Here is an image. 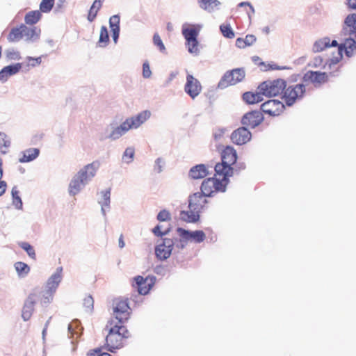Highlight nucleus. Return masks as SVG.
<instances>
[{
	"label": "nucleus",
	"mask_w": 356,
	"mask_h": 356,
	"mask_svg": "<svg viewBox=\"0 0 356 356\" xmlns=\"http://www.w3.org/2000/svg\"><path fill=\"white\" fill-rule=\"evenodd\" d=\"M108 334L106 337L105 347L110 352L122 348L127 339L129 337V332L123 324L115 323L113 319L109 320L106 325Z\"/></svg>",
	"instance_id": "1"
},
{
	"label": "nucleus",
	"mask_w": 356,
	"mask_h": 356,
	"mask_svg": "<svg viewBox=\"0 0 356 356\" xmlns=\"http://www.w3.org/2000/svg\"><path fill=\"white\" fill-rule=\"evenodd\" d=\"M188 209L187 211L180 213V218L187 222H194L199 220V213L207 204L206 196L201 192L195 193L189 197Z\"/></svg>",
	"instance_id": "2"
},
{
	"label": "nucleus",
	"mask_w": 356,
	"mask_h": 356,
	"mask_svg": "<svg viewBox=\"0 0 356 356\" xmlns=\"http://www.w3.org/2000/svg\"><path fill=\"white\" fill-rule=\"evenodd\" d=\"M151 116L149 111H143L138 115L131 118H127L119 127H116L111 134L110 138L117 139L127 131L131 129H137L145 122H146Z\"/></svg>",
	"instance_id": "3"
},
{
	"label": "nucleus",
	"mask_w": 356,
	"mask_h": 356,
	"mask_svg": "<svg viewBox=\"0 0 356 356\" xmlns=\"http://www.w3.org/2000/svg\"><path fill=\"white\" fill-rule=\"evenodd\" d=\"M306 94V86L303 83L286 86L281 99L288 106H291L298 101L301 100Z\"/></svg>",
	"instance_id": "4"
},
{
	"label": "nucleus",
	"mask_w": 356,
	"mask_h": 356,
	"mask_svg": "<svg viewBox=\"0 0 356 356\" xmlns=\"http://www.w3.org/2000/svg\"><path fill=\"white\" fill-rule=\"evenodd\" d=\"M200 30V26L192 25L183 28L182 34L186 40V46L188 52L193 55H198L200 53V44L197 36Z\"/></svg>",
	"instance_id": "5"
},
{
	"label": "nucleus",
	"mask_w": 356,
	"mask_h": 356,
	"mask_svg": "<svg viewBox=\"0 0 356 356\" xmlns=\"http://www.w3.org/2000/svg\"><path fill=\"white\" fill-rule=\"evenodd\" d=\"M177 232L179 236V240L178 243H176V247L181 249L184 248L189 242L200 243L206 238V234L202 230L190 232L181 227H178Z\"/></svg>",
	"instance_id": "6"
},
{
	"label": "nucleus",
	"mask_w": 356,
	"mask_h": 356,
	"mask_svg": "<svg viewBox=\"0 0 356 356\" xmlns=\"http://www.w3.org/2000/svg\"><path fill=\"white\" fill-rule=\"evenodd\" d=\"M113 314L118 321L117 323L123 324L130 317L131 309L129 305L128 299L117 298L112 301Z\"/></svg>",
	"instance_id": "7"
},
{
	"label": "nucleus",
	"mask_w": 356,
	"mask_h": 356,
	"mask_svg": "<svg viewBox=\"0 0 356 356\" xmlns=\"http://www.w3.org/2000/svg\"><path fill=\"white\" fill-rule=\"evenodd\" d=\"M286 81L283 79H278L274 81H267L261 83L258 88L259 90L263 95L268 97L282 96Z\"/></svg>",
	"instance_id": "8"
},
{
	"label": "nucleus",
	"mask_w": 356,
	"mask_h": 356,
	"mask_svg": "<svg viewBox=\"0 0 356 356\" xmlns=\"http://www.w3.org/2000/svg\"><path fill=\"white\" fill-rule=\"evenodd\" d=\"M61 273L62 268H58L57 271L49 278L47 282L46 289L42 291L40 300L42 303H49L52 299L53 295L62 280Z\"/></svg>",
	"instance_id": "9"
},
{
	"label": "nucleus",
	"mask_w": 356,
	"mask_h": 356,
	"mask_svg": "<svg viewBox=\"0 0 356 356\" xmlns=\"http://www.w3.org/2000/svg\"><path fill=\"white\" fill-rule=\"evenodd\" d=\"M244 78L245 72L243 69L236 68L227 71L220 80L218 87L224 89L241 82Z\"/></svg>",
	"instance_id": "10"
},
{
	"label": "nucleus",
	"mask_w": 356,
	"mask_h": 356,
	"mask_svg": "<svg viewBox=\"0 0 356 356\" xmlns=\"http://www.w3.org/2000/svg\"><path fill=\"white\" fill-rule=\"evenodd\" d=\"M225 188V184L222 180L214 177L203 181L201 185V193L206 197H209L218 191H224Z\"/></svg>",
	"instance_id": "11"
},
{
	"label": "nucleus",
	"mask_w": 356,
	"mask_h": 356,
	"mask_svg": "<svg viewBox=\"0 0 356 356\" xmlns=\"http://www.w3.org/2000/svg\"><path fill=\"white\" fill-rule=\"evenodd\" d=\"M303 81L312 83L315 88H319L328 81V75L319 71H307L302 77Z\"/></svg>",
	"instance_id": "12"
},
{
	"label": "nucleus",
	"mask_w": 356,
	"mask_h": 356,
	"mask_svg": "<svg viewBox=\"0 0 356 356\" xmlns=\"http://www.w3.org/2000/svg\"><path fill=\"white\" fill-rule=\"evenodd\" d=\"M154 284V277L147 276L143 277L138 275L134 277V283L132 284V286L137 290L139 294L146 295L149 293Z\"/></svg>",
	"instance_id": "13"
},
{
	"label": "nucleus",
	"mask_w": 356,
	"mask_h": 356,
	"mask_svg": "<svg viewBox=\"0 0 356 356\" xmlns=\"http://www.w3.org/2000/svg\"><path fill=\"white\" fill-rule=\"evenodd\" d=\"M284 103L276 99H270L261 105V110L271 116H277L284 110Z\"/></svg>",
	"instance_id": "14"
},
{
	"label": "nucleus",
	"mask_w": 356,
	"mask_h": 356,
	"mask_svg": "<svg viewBox=\"0 0 356 356\" xmlns=\"http://www.w3.org/2000/svg\"><path fill=\"white\" fill-rule=\"evenodd\" d=\"M202 85L200 81L191 74L186 76V82L184 86V91L192 99L197 97L202 91Z\"/></svg>",
	"instance_id": "15"
},
{
	"label": "nucleus",
	"mask_w": 356,
	"mask_h": 356,
	"mask_svg": "<svg viewBox=\"0 0 356 356\" xmlns=\"http://www.w3.org/2000/svg\"><path fill=\"white\" fill-rule=\"evenodd\" d=\"M38 293L35 291H33L28 296L22 311V317L24 321H29L31 318L34 311V305L38 300Z\"/></svg>",
	"instance_id": "16"
},
{
	"label": "nucleus",
	"mask_w": 356,
	"mask_h": 356,
	"mask_svg": "<svg viewBox=\"0 0 356 356\" xmlns=\"http://www.w3.org/2000/svg\"><path fill=\"white\" fill-rule=\"evenodd\" d=\"M252 134L250 131L245 127H240L234 131L231 134V140L233 143L242 145L251 139Z\"/></svg>",
	"instance_id": "17"
},
{
	"label": "nucleus",
	"mask_w": 356,
	"mask_h": 356,
	"mask_svg": "<svg viewBox=\"0 0 356 356\" xmlns=\"http://www.w3.org/2000/svg\"><path fill=\"white\" fill-rule=\"evenodd\" d=\"M263 120L264 116L260 111H252L243 115L241 122L246 127L254 128L260 124Z\"/></svg>",
	"instance_id": "18"
},
{
	"label": "nucleus",
	"mask_w": 356,
	"mask_h": 356,
	"mask_svg": "<svg viewBox=\"0 0 356 356\" xmlns=\"http://www.w3.org/2000/svg\"><path fill=\"white\" fill-rule=\"evenodd\" d=\"M99 167V161H94L90 164L85 165L76 174L86 184L93 177H95L97 169Z\"/></svg>",
	"instance_id": "19"
},
{
	"label": "nucleus",
	"mask_w": 356,
	"mask_h": 356,
	"mask_svg": "<svg viewBox=\"0 0 356 356\" xmlns=\"http://www.w3.org/2000/svg\"><path fill=\"white\" fill-rule=\"evenodd\" d=\"M174 242L171 238H164L162 243L158 245L155 248L156 257L162 260L168 258L172 250Z\"/></svg>",
	"instance_id": "20"
},
{
	"label": "nucleus",
	"mask_w": 356,
	"mask_h": 356,
	"mask_svg": "<svg viewBox=\"0 0 356 356\" xmlns=\"http://www.w3.org/2000/svg\"><path fill=\"white\" fill-rule=\"evenodd\" d=\"M215 177L222 180V183L227 184L228 177L232 175V168L223 162L218 163L215 165Z\"/></svg>",
	"instance_id": "21"
},
{
	"label": "nucleus",
	"mask_w": 356,
	"mask_h": 356,
	"mask_svg": "<svg viewBox=\"0 0 356 356\" xmlns=\"http://www.w3.org/2000/svg\"><path fill=\"white\" fill-rule=\"evenodd\" d=\"M345 50L347 56H351L356 51V42L353 38H347L344 42L340 45L338 44V51L340 58L342 57V51Z\"/></svg>",
	"instance_id": "22"
},
{
	"label": "nucleus",
	"mask_w": 356,
	"mask_h": 356,
	"mask_svg": "<svg viewBox=\"0 0 356 356\" xmlns=\"http://www.w3.org/2000/svg\"><path fill=\"white\" fill-rule=\"evenodd\" d=\"M237 159L236 150L230 146H227L222 152V162L231 166L235 163Z\"/></svg>",
	"instance_id": "23"
},
{
	"label": "nucleus",
	"mask_w": 356,
	"mask_h": 356,
	"mask_svg": "<svg viewBox=\"0 0 356 356\" xmlns=\"http://www.w3.org/2000/svg\"><path fill=\"white\" fill-rule=\"evenodd\" d=\"M337 46H338V42L337 40H334L330 42V39L327 37H325L315 42L314 44V49L315 51L320 52L328 47Z\"/></svg>",
	"instance_id": "24"
},
{
	"label": "nucleus",
	"mask_w": 356,
	"mask_h": 356,
	"mask_svg": "<svg viewBox=\"0 0 356 356\" xmlns=\"http://www.w3.org/2000/svg\"><path fill=\"white\" fill-rule=\"evenodd\" d=\"M207 174V168L204 164H199L193 167L189 172L190 177L193 179L204 178Z\"/></svg>",
	"instance_id": "25"
},
{
	"label": "nucleus",
	"mask_w": 356,
	"mask_h": 356,
	"mask_svg": "<svg viewBox=\"0 0 356 356\" xmlns=\"http://www.w3.org/2000/svg\"><path fill=\"white\" fill-rule=\"evenodd\" d=\"M200 6L209 13L214 12L218 10L220 6L218 0H200Z\"/></svg>",
	"instance_id": "26"
},
{
	"label": "nucleus",
	"mask_w": 356,
	"mask_h": 356,
	"mask_svg": "<svg viewBox=\"0 0 356 356\" xmlns=\"http://www.w3.org/2000/svg\"><path fill=\"white\" fill-rule=\"evenodd\" d=\"M40 151L37 148H30L23 152L22 157L19 159L20 163L30 162L37 158Z\"/></svg>",
	"instance_id": "27"
},
{
	"label": "nucleus",
	"mask_w": 356,
	"mask_h": 356,
	"mask_svg": "<svg viewBox=\"0 0 356 356\" xmlns=\"http://www.w3.org/2000/svg\"><path fill=\"white\" fill-rule=\"evenodd\" d=\"M85 184H86L83 180H81L80 177H78V175H76L70 184V193L73 195L77 194L81 189L82 186H84Z\"/></svg>",
	"instance_id": "28"
},
{
	"label": "nucleus",
	"mask_w": 356,
	"mask_h": 356,
	"mask_svg": "<svg viewBox=\"0 0 356 356\" xmlns=\"http://www.w3.org/2000/svg\"><path fill=\"white\" fill-rule=\"evenodd\" d=\"M24 36V30L22 29V24L19 26L11 29L8 35V40L10 42H15L19 41Z\"/></svg>",
	"instance_id": "29"
},
{
	"label": "nucleus",
	"mask_w": 356,
	"mask_h": 356,
	"mask_svg": "<svg viewBox=\"0 0 356 356\" xmlns=\"http://www.w3.org/2000/svg\"><path fill=\"white\" fill-rule=\"evenodd\" d=\"M262 95L260 91L256 93L246 92L243 95V99L246 103L253 104L263 101Z\"/></svg>",
	"instance_id": "30"
},
{
	"label": "nucleus",
	"mask_w": 356,
	"mask_h": 356,
	"mask_svg": "<svg viewBox=\"0 0 356 356\" xmlns=\"http://www.w3.org/2000/svg\"><path fill=\"white\" fill-rule=\"evenodd\" d=\"M41 17L42 13L40 10H32L25 15L24 21L28 25H33L37 24Z\"/></svg>",
	"instance_id": "31"
},
{
	"label": "nucleus",
	"mask_w": 356,
	"mask_h": 356,
	"mask_svg": "<svg viewBox=\"0 0 356 356\" xmlns=\"http://www.w3.org/2000/svg\"><path fill=\"white\" fill-rule=\"evenodd\" d=\"M22 29L24 30V36H25L27 40L37 39L40 33V29L35 27L29 28L23 24H22Z\"/></svg>",
	"instance_id": "32"
},
{
	"label": "nucleus",
	"mask_w": 356,
	"mask_h": 356,
	"mask_svg": "<svg viewBox=\"0 0 356 356\" xmlns=\"http://www.w3.org/2000/svg\"><path fill=\"white\" fill-rule=\"evenodd\" d=\"M15 268L20 277H25L30 272V267L22 261H17L14 264Z\"/></svg>",
	"instance_id": "33"
},
{
	"label": "nucleus",
	"mask_w": 356,
	"mask_h": 356,
	"mask_svg": "<svg viewBox=\"0 0 356 356\" xmlns=\"http://www.w3.org/2000/svg\"><path fill=\"white\" fill-rule=\"evenodd\" d=\"M10 145V141L7 135L4 133L0 132V152L6 154Z\"/></svg>",
	"instance_id": "34"
},
{
	"label": "nucleus",
	"mask_w": 356,
	"mask_h": 356,
	"mask_svg": "<svg viewBox=\"0 0 356 356\" xmlns=\"http://www.w3.org/2000/svg\"><path fill=\"white\" fill-rule=\"evenodd\" d=\"M109 41L107 28L102 26L100 29L99 44L101 47H105Z\"/></svg>",
	"instance_id": "35"
},
{
	"label": "nucleus",
	"mask_w": 356,
	"mask_h": 356,
	"mask_svg": "<svg viewBox=\"0 0 356 356\" xmlns=\"http://www.w3.org/2000/svg\"><path fill=\"white\" fill-rule=\"evenodd\" d=\"M12 197H13V204L15 207L16 209H20L22 208V202L19 196V191L16 186H14L12 188Z\"/></svg>",
	"instance_id": "36"
},
{
	"label": "nucleus",
	"mask_w": 356,
	"mask_h": 356,
	"mask_svg": "<svg viewBox=\"0 0 356 356\" xmlns=\"http://www.w3.org/2000/svg\"><path fill=\"white\" fill-rule=\"evenodd\" d=\"M55 0H42L40 3V11L41 13H49L54 7Z\"/></svg>",
	"instance_id": "37"
},
{
	"label": "nucleus",
	"mask_w": 356,
	"mask_h": 356,
	"mask_svg": "<svg viewBox=\"0 0 356 356\" xmlns=\"http://www.w3.org/2000/svg\"><path fill=\"white\" fill-rule=\"evenodd\" d=\"M345 24L350 28V31L353 33L356 32V14L353 13L348 15L346 19Z\"/></svg>",
	"instance_id": "38"
},
{
	"label": "nucleus",
	"mask_w": 356,
	"mask_h": 356,
	"mask_svg": "<svg viewBox=\"0 0 356 356\" xmlns=\"http://www.w3.org/2000/svg\"><path fill=\"white\" fill-rule=\"evenodd\" d=\"M19 246L23 249L24 250L28 255L33 259H36V254H35V250L33 248V247L32 245H31L29 243L27 242H21L19 243Z\"/></svg>",
	"instance_id": "39"
},
{
	"label": "nucleus",
	"mask_w": 356,
	"mask_h": 356,
	"mask_svg": "<svg viewBox=\"0 0 356 356\" xmlns=\"http://www.w3.org/2000/svg\"><path fill=\"white\" fill-rule=\"evenodd\" d=\"M220 29L225 38L230 39L234 38V33L229 24H222L220 26Z\"/></svg>",
	"instance_id": "40"
},
{
	"label": "nucleus",
	"mask_w": 356,
	"mask_h": 356,
	"mask_svg": "<svg viewBox=\"0 0 356 356\" xmlns=\"http://www.w3.org/2000/svg\"><path fill=\"white\" fill-rule=\"evenodd\" d=\"M83 306L87 312H90L93 309L94 300L92 296L88 295L83 298Z\"/></svg>",
	"instance_id": "41"
},
{
	"label": "nucleus",
	"mask_w": 356,
	"mask_h": 356,
	"mask_svg": "<svg viewBox=\"0 0 356 356\" xmlns=\"http://www.w3.org/2000/svg\"><path fill=\"white\" fill-rule=\"evenodd\" d=\"M153 42L154 44L156 45L161 52L165 51V45L163 43L160 35L157 33H154L153 36Z\"/></svg>",
	"instance_id": "42"
},
{
	"label": "nucleus",
	"mask_w": 356,
	"mask_h": 356,
	"mask_svg": "<svg viewBox=\"0 0 356 356\" xmlns=\"http://www.w3.org/2000/svg\"><path fill=\"white\" fill-rule=\"evenodd\" d=\"M170 231V228H163V225H158L153 229L152 232L157 236H162L168 234Z\"/></svg>",
	"instance_id": "43"
},
{
	"label": "nucleus",
	"mask_w": 356,
	"mask_h": 356,
	"mask_svg": "<svg viewBox=\"0 0 356 356\" xmlns=\"http://www.w3.org/2000/svg\"><path fill=\"white\" fill-rule=\"evenodd\" d=\"M134 149L132 147H128L125 149L123 154V159L127 163H130L132 161L134 156Z\"/></svg>",
	"instance_id": "44"
},
{
	"label": "nucleus",
	"mask_w": 356,
	"mask_h": 356,
	"mask_svg": "<svg viewBox=\"0 0 356 356\" xmlns=\"http://www.w3.org/2000/svg\"><path fill=\"white\" fill-rule=\"evenodd\" d=\"M2 165V159L0 158V196H1L5 193L7 187L6 181L1 180L3 176Z\"/></svg>",
	"instance_id": "45"
},
{
	"label": "nucleus",
	"mask_w": 356,
	"mask_h": 356,
	"mask_svg": "<svg viewBox=\"0 0 356 356\" xmlns=\"http://www.w3.org/2000/svg\"><path fill=\"white\" fill-rule=\"evenodd\" d=\"M120 16L118 15L111 17L109 19L111 29H120Z\"/></svg>",
	"instance_id": "46"
},
{
	"label": "nucleus",
	"mask_w": 356,
	"mask_h": 356,
	"mask_svg": "<svg viewBox=\"0 0 356 356\" xmlns=\"http://www.w3.org/2000/svg\"><path fill=\"white\" fill-rule=\"evenodd\" d=\"M157 219L161 222L170 220V213L166 210H162L159 213V214L157 216Z\"/></svg>",
	"instance_id": "47"
},
{
	"label": "nucleus",
	"mask_w": 356,
	"mask_h": 356,
	"mask_svg": "<svg viewBox=\"0 0 356 356\" xmlns=\"http://www.w3.org/2000/svg\"><path fill=\"white\" fill-rule=\"evenodd\" d=\"M88 356H111L108 353H103L101 348L92 350L88 353Z\"/></svg>",
	"instance_id": "48"
},
{
	"label": "nucleus",
	"mask_w": 356,
	"mask_h": 356,
	"mask_svg": "<svg viewBox=\"0 0 356 356\" xmlns=\"http://www.w3.org/2000/svg\"><path fill=\"white\" fill-rule=\"evenodd\" d=\"M152 75L149 65L147 62H145L143 65V76L144 78H149Z\"/></svg>",
	"instance_id": "49"
},
{
	"label": "nucleus",
	"mask_w": 356,
	"mask_h": 356,
	"mask_svg": "<svg viewBox=\"0 0 356 356\" xmlns=\"http://www.w3.org/2000/svg\"><path fill=\"white\" fill-rule=\"evenodd\" d=\"M103 201L102 204L104 206H108L110 203L111 191L110 189L104 191L103 193Z\"/></svg>",
	"instance_id": "50"
},
{
	"label": "nucleus",
	"mask_w": 356,
	"mask_h": 356,
	"mask_svg": "<svg viewBox=\"0 0 356 356\" xmlns=\"http://www.w3.org/2000/svg\"><path fill=\"white\" fill-rule=\"evenodd\" d=\"M97 13L98 10L94 9L92 7H90L88 15V20L90 22H93L96 18Z\"/></svg>",
	"instance_id": "51"
},
{
	"label": "nucleus",
	"mask_w": 356,
	"mask_h": 356,
	"mask_svg": "<svg viewBox=\"0 0 356 356\" xmlns=\"http://www.w3.org/2000/svg\"><path fill=\"white\" fill-rule=\"evenodd\" d=\"M243 40H244L245 44L246 47V46H250L253 43H254V42L256 41V38L253 35H248L245 36V39H243Z\"/></svg>",
	"instance_id": "52"
},
{
	"label": "nucleus",
	"mask_w": 356,
	"mask_h": 356,
	"mask_svg": "<svg viewBox=\"0 0 356 356\" xmlns=\"http://www.w3.org/2000/svg\"><path fill=\"white\" fill-rule=\"evenodd\" d=\"M5 67L7 70V72L10 75L15 74V73H17L19 71V67H18L17 65H15V66L10 65V66H6Z\"/></svg>",
	"instance_id": "53"
},
{
	"label": "nucleus",
	"mask_w": 356,
	"mask_h": 356,
	"mask_svg": "<svg viewBox=\"0 0 356 356\" xmlns=\"http://www.w3.org/2000/svg\"><path fill=\"white\" fill-rule=\"evenodd\" d=\"M9 76H10V75L7 72L6 67L3 68L0 71V81H6Z\"/></svg>",
	"instance_id": "54"
},
{
	"label": "nucleus",
	"mask_w": 356,
	"mask_h": 356,
	"mask_svg": "<svg viewBox=\"0 0 356 356\" xmlns=\"http://www.w3.org/2000/svg\"><path fill=\"white\" fill-rule=\"evenodd\" d=\"M111 31L112 32L113 40L115 43H116L120 34V29H111Z\"/></svg>",
	"instance_id": "55"
},
{
	"label": "nucleus",
	"mask_w": 356,
	"mask_h": 356,
	"mask_svg": "<svg viewBox=\"0 0 356 356\" xmlns=\"http://www.w3.org/2000/svg\"><path fill=\"white\" fill-rule=\"evenodd\" d=\"M102 3H103V1L95 0L93 3L92 4L91 7H92L94 9H96L97 10L99 11L102 6Z\"/></svg>",
	"instance_id": "56"
},
{
	"label": "nucleus",
	"mask_w": 356,
	"mask_h": 356,
	"mask_svg": "<svg viewBox=\"0 0 356 356\" xmlns=\"http://www.w3.org/2000/svg\"><path fill=\"white\" fill-rule=\"evenodd\" d=\"M346 5L349 9L356 10V0H346Z\"/></svg>",
	"instance_id": "57"
},
{
	"label": "nucleus",
	"mask_w": 356,
	"mask_h": 356,
	"mask_svg": "<svg viewBox=\"0 0 356 356\" xmlns=\"http://www.w3.org/2000/svg\"><path fill=\"white\" fill-rule=\"evenodd\" d=\"M239 6H249L250 8V10L251 11V14H254V9L253 8V6L248 2H241L238 4Z\"/></svg>",
	"instance_id": "58"
},
{
	"label": "nucleus",
	"mask_w": 356,
	"mask_h": 356,
	"mask_svg": "<svg viewBox=\"0 0 356 356\" xmlns=\"http://www.w3.org/2000/svg\"><path fill=\"white\" fill-rule=\"evenodd\" d=\"M236 44L237 47L239 48H244L245 47V42L243 39L238 38L236 41Z\"/></svg>",
	"instance_id": "59"
},
{
	"label": "nucleus",
	"mask_w": 356,
	"mask_h": 356,
	"mask_svg": "<svg viewBox=\"0 0 356 356\" xmlns=\"http://www.w3.org/2000/svg\"><path fill=\"white\" fill-rule=\"evenodd\" d=\"M124 240H123V236L121 234L120 238H119V246L120 248H122L124 247Z\"/></svg>",
	"instance_id": "60"
},
{
	"label": "nucleus",
	"mask_w": 356,
	"mask_h": 356,
	"mask_svg": "<svg viewBox=\"0 0 356 356\" xmlns=\"http://www.w3.org/2000/svg\"><path fill=\"white\" fill-rule=\"evenodd\" d=\"M35 60H36V62H37L38 63H40V58H36V59H35Z\"/></svg>",
	"instance_id": "61"
},
{
	"label": "nucleus",
	"mask_w": 356,
	"mask_h": 356,
	"mask_svg": "<svg viewBox=\"0 0 356 356\" xmlns=\"http://www.w3.org/2000/svg\"><path fill=\"white\" fill-rule=\"evenodd\" d=\"M46 329H47V328H44V329L43 330V334H44V332H45V331H46Z\"/></svg>",
	"instance_id": "62"
}]
</instances>
